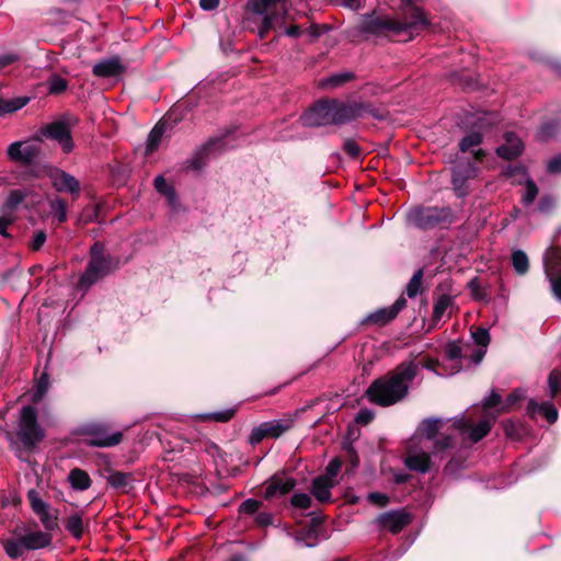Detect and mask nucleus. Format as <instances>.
Wrapping results in <instances>:
<instances>
[{
    "label": "nucleus",
    "mask_w": 561,
    "mask_h": 561,
    "mask_svg": "<svg viewBox=\"0 0 561 561\" xmlns=\"http://www.w3.org/2000/svg\"><path fill=\"white\" fill-rule=\"evenodd\" d=\"M417 369L414 362L402 363L391 375L379 378L369 386L366 391L368 399L382 407L397 403L407 396L409 383L416 376Z\"/></svg>",
    "instance_id": "obj_1"
},
{
    "label": "nucleus",
    "mask_w": 561,
    "mask_h": 561,
    "mask_svg": "<svg viewBox=\"0 0 561 561\" xmlns=\"http://www.w3.org/2000/svg\"><path fill=\"white\" fill-rule=\"evenodd\" d=\"M118 266L119 259L112 255H103L101 247L94 243L91 247V260L80 277L79 286L87 289L100 278L118 268Z\"/></svg>",
    "instance_id": "obj_2"
},
{
    "label": "nucleus",
    "mask_w": 561,
    "mask_h": 561,
    "mask_svg": "<svg viewBox=\"0 0 561 561\" xmlns=\"http://www.w3.org/2000/svg\"><path fill=\"white\" fill-rule=\"evenodd\" d=\"M253 12L263 15L259 37L264 38L268 31L284 25L288 14L287 0H253Z\"/></svg>",
    "instance_id": "obj_3"
},
{
    "label": "nucleus",
    "mask_w": 561,
    "mask_h": 561,
    "mask_svg": "<svg viewBox=\"0 0 561 561\" xmlns=\"http://www.w3.org/2000/svg\"><path fill=\"white\" fill-rule=\"evenodd\" d=\"M453 220L454 215L449 207H417L408 214L409 224L421 229H432Z\"/></svg>",
    "instance_id": "obj_4"
},
{
    "label": "nucleus",
    "mask_w": 561,
    "mask_h": 561,
    "mask_svg": "<svg viewBox=\"0 0 561 561\" xmlns=\"http://www.w3.org/2000/svg\"><path fill=\"white\" fill-rule=\"evenodd\" d=\"M358 27L364 34L387 36H400V32L407 28V26L399 25L398 20L393 18L375 13L362 16ZM409 27L413 28L415 24L408 25Z\"/></svg>",
    "instance_id": "obj_5"
},
{
    "label": "nucleus",
    "mask_w": 561,
    "mask_h": 561,
    "mask_svg": "<svg viewBox=\"0 0 561 561\" xmlns=\"http://www.w3.org/2000/svg\"><path fill=\"white\" fill-rule=\"evenodd\" d=\"M16 434L27 447L35 446L44 438V432L37 423V413L33 407L26 405L21 410Z\"/></svg>",
    "instance_id": "obj_6"
},
{
    "label": "nucleus",
    "mask_w": 561,
    "mask_h": 561,
    "mask_svg": "<svg viewBox=\"0 0 561 561\" xmlns=\"http://www.w3.org/2000/svg\"><path fill=\"white\" fill-rule=\"evenodd\" d=\"M402 13L403 20H398L399 25L408 26L415 24V27H407L400 32V36H403V41H411L430 25V21L419 7H413L410 10H402Z\"/></svg>",
    "instance_id": "obj_7"
},
{
    "label": "nucleus",
    "mask_w": 561,
    "mask_h": 561,
    "mask_svg": "<svg viewBox=\"0 0 561 561\" xmlns=\"http://www.w3.org/2000/svg\"><path fill=\"white\" fill-rule=\"evenodd\" d=\"M305 126L318 127L334 124L331 100H322L316 103L301 116Z\"/></svg>",
    "instance_id": "obj_8"
},
{
    "label": "nucleus",
    "mask_w": 561,
    "mask_h": 561,
    "mask_svg": "<svg viewBox=\"0 0 561 561\" xmlns=\"http://www.w3.org/2000/svg\"><path fill=\"white\" fill-rule=\"evenodd\" d=\"M424 445L411 440L408 446L404 465L407 468L420 473H426L431 469V456Z\"/></svg>",
    "instance_id": "obj_9"
},
{
    "label": "nucleus",
    "mask_w": 561,
    "mask_h": 561,
    "mask_svg": "<svg viewBox=\"0 0 561 561\" xmlns=\"http://www.w3.org/2000/svg\"><path fill=\"white\" fill-rule=\"evenodd\" d=\"M27 499L33 512L38 516L44 528L47 531L57 528V513L51 511L49 505L38 496L37 491L30 490L27 492Z\"/></svg>",
    "instance_id": "obj_10"
},
{
    "label": "nucleus",
    "mask_w": 561,
    "mask_h": 561,
    "mask_svg": "<svg viewBox=\"0 0 561 561\" xmlns=\"http://www.w3.org/2000/svg\"><path fill=\"white\" fill-rule=\"evenodd\" d=\"M412 520L409 513L403 510L389 511L380 514L376 523L381 529L389 530L392 534L400 533Z\"/></svg>",
    "instance_id": "obj_11"
},
{
    "label": "nucleus",
    "mask_w": 561,
    "mask_h": 561,
    "mask_svg": "<svg viewBox=\"0 0 561 561\" xmlns=\"http://www.w3.org/2000/svg\"><path fill=\"white\" fill-rule=\"evenodd\" d=\"M48 178L51 182L53 187L60 193H69L72 196H78L80 193L79 181L58 168H53L48 172Z\"/></svg>",
    "instance_id": "obj_12"
},
{
    "label": "nucleus",
    "mask_w": 561,
    "mask_h": 561,
    "mask_svg": "<svg viewBox=\"0 0 561 561\" xmlns=\"http://www.w3.org/2000/svg\"><path fill=\"white\" fill-rule=\"evenodd\" d=\"M43 135L58 141L65 153H69L73 149V141L69 125L64 121L48 124L43 129Z\"/></svg>",
    "instance_id": "obj_13"
},
{
    "label": "nucleus",
    "mask_w": 561,
    "mask_h": 561,
    "mask_svg": "<svg viewBox=\"0 0 561 561\" xmlns=\"http://www.w3.org/2000/svg\"><path fill=\"white\" fill-rule=\"evenodd\" d=\"M451 426L457 428L461 434L469 433L471 442L477 443L489 434L492 427L491 420H482L476 426H472L465 416L453 419Z\"/></svg>",
    "instance_id": "obj_14"
},
{
    "label": "nucleus",
    "mask_w": 561,
    "mask_h": 561,
    "mask_svg": "<svg viewBox=\"0 0 561 561\" xmlns=\"http://www.w3.org/2000/svg\"><path fill=\"white\" fill-rule=\"evenodd\" d=\"M442 425L443 422L438 419L424 420L411 440L419 443V445H424L426 448H431L433 440L440 433L439 430Z\"/></svg>",
    "instance_id": "obj_15"
},
{
    "label": "nucleus",
    "mask_w": 561,
    "mask_h": 561,
    "mask_svg": "<svg viewBox=\"0 0 561 561\" xmlns=\"http://www.w3.org/2000/svg\"><path fill=\"white\" fill-rule=\"evenodd\" d=\"M478 174V170L471 163L459 164L454 169L453 172V184L456 194L460 197L468 194L467 180L473 179Z\"/></svg>",
    "instance_id": "obj_16"
},
{
    "label": "nucleus",
    "mask_w": 561,
    "mask_h": 561,
    "mask_svg": "<svg viewBox=\"0 0 561 561\" xmlns=\"http://www.w3.org/2000/svg\"><path fill=\"white\" fill-rule=\"evenodd\" d=\"M546 274L550 279L553 294L561 300V249H556L546 262Z\"/></svg>",
    "instance_id": "obj_17"
},
{
    "label": "nucleus",
    "mask_w": 561,
    "mask_h": 561,
    "mask_svg": "<svg viewBox=\"0 0 561 561\" xmlns=\"http://www.w3.org/2000/svg\"><path fill=\"white\" fill-rule=\"evenodd\" d=\"M296 485V481L285 474H274L265 488L264 497L270 500L290 492Z\"/></svg>",
    "instance_id": "obj_18"
},
{
    "label": "nucleus",
    "mask_w": 561,
    "mask_h": 561,
    "mask_svg": "<svg viewBox=\"0 0 561 561\" xmlns=\"http://www.w3.org/2000/svg\"><path fill=\"white\" fill-rule=\"evenodd\" d=\"M7 154L16 162H31L38 154V148L27 141H15L8 147Z\"/></svg>",
    "instance_id": "obj_19"
},
{
    "label": "nucleus",
    "mask_w": 561,
    "mask_h": 561,
    "mask_svg": "<svg viewBox=\"0 0 561 561\" xmlns=\"http://www.w3.org/2000/svg\"><path fill=\"white\" fill-rule=\"evenodd\" d=\"M331 105L334 124L336 125L345 124L358 117L362 113V106L357 103H342L331 100Z\"/></svg>",
    "instance_id": "obj_20"
},
{
    "label": "nucleus",
    "mask_w": 561,
    "mask_h": 561,
    "mask_svg": "<svg viewBox=\"0 0 561 561\" xmlns=\"http://www.w3.org/2000/svg\"><path fill=\"white\" fill-rule=\"evenodd\" d=\"M14 536H21L26 550L42 549L50 545L51 536L49 533L35 530L22 533V528L16 527L13 530Z\"/></svg>",
    "instance_id": "obj_21"
},
{
    "label": "nucleus",
    "mask_w": 561,
    "mask_h": 561,
    "mask_svg": "<svg viewBox=\"0 0 561 561\" xmlns=\"http://www.w3.org/2000/svg\"><path fill=\"white\" fill-rule=\"evenodd\" d=\"M126 67L117 57L103 59L93 66V75L101 78H114L124 73Z\"/></svg>",
    "instance_id": "obj_22"
},
{
    "label": "nucleus",
    "mask_w": 561,
    "mask_h": 561,
    "mask_svg": "<svg viewBox=\"0 0 561 561\" xmlns=\"http://www.w3.org/2000/svg\"><path fill=\"white\" fill-rule=\"evenodd\" d=\"M407 300L404 297H400L396 300V302L388 307L381 308L367 317V321L377 323V324H386L389 321L393 320L397 314L405 307Z\"/></svg>",
    "instance_id": "obj_23"
},
{
    "label": "nucleus",
    "mask_w": 561,
    "mask_h": 561,
    "mask_svg": "<svg viewBox=\"0 0 561 561\" xmlns=\"http://www.w3.org/2000/svg\"><path fill=\"white\" fill-rule=\"evenodd\" d=\"M471 336L473 342L478 345V348L472 352L470 358L472 363L479 364L486 353V347L490 343V334L486 329L479 328L471 333Z\"/></svg>",
    "instance_id": "obj_24"
},
{
    "label": "nucleus",
    "mask_w": 561,
    "mask_h": 561,
    "mask_svg": "<svg viewBox=\"0 0 561 561\" xmlns=\"http://www.w3.org/2000/svg\"><path fill=\"white\" fill-rule=\"evenodd\" d=\"M122 432H114L112 434H107L105 430L99 428L94 433H92V436L88 440V444L90 446L96 447H112L118 445L122 442Z\"/></svg>",
    "instance_id": "obj_25"
},
{
    "label": "nucleus",
    "mask_w": 561,
    "mask_h": 561,
    "mask_svg": "<svg viewBox=\"0 0 561 561\" xmlns=\"http://www.w3.org/2000/svg\"><path fill=\"white\" fill-rule=\"evenodd\" d=\"M522 151V140L512 133L505 135V144L497 148V154L508 160L518 157Z\"/></svg>",
    "instance_id": "obj_26"
},
{
    "label": "nucleus",
    "mask_w": 561,
    "mask_h": 561,
    "mask_svg": "<svg viewBox=\"0 0 561 561\" xmlns=\"http://www.w3.org/2000/svg\"><path fill=\"white\" fill-rule=\"evenodd\" d=\"M335 484V481H328L327 478H322L321 476H319L312 481L311 492L319 502L325 503L331 500V489Z\"/></svg>",
    "instance_id": "obj_27"
},
{
    "label": "nucleus",
    "mask_w": 561,
    "mask_h": 561,
    "mask_svg": "<svg viewBox=\"0 0 561 561\" xmlns=\"http://www.w3.org/2000/svg\"><path fill=\"white\" fill-rule=\"evenodd\" d=\"M305 539L308 540L305 542V547H316L320 540L325 539L327 535L323 534L320 522L317 518H312L310 525L301 530Z\"/></svg>",
    "instance_id": "obj_28"
},
{
    "label": "nucleus",
    "mask_w": 561,
    "mask_h": 561,
    "mask_svg": "<svg viewBox=\"0 0 561 561\" xmlns=\"http://www.w3.org/2000/svg\"><path fill=\"white\" fill-rule=\"evenodd\" d=\"M107 483L124 492H129L134 486V478L130 473L114 471L106 477Z\"/></svg>",
    "instance_id": "obj_29"
},
{
    "label": "nucleus",
    "mask_w": 561,
    "mask_h": 561,
    "mask_svg": "<svg viewBox=\"0 0 561 561\" xmlns=\"http://www.w3.org/2000/svg\"><path fill=\"white\" fill-rule=\"evenodd\" d=\"M68 481L72 489L78 491H85L91 486L89 474L80 468H75L69 472Z\"/></svg>",
    "instance_id": "obj_30"
},
{
    "label": "nucleus",
    "mask_w": 561,
    "mask_h": 561,
    "mask_svg": "<svg viewBox=\"0 0 561 561\" xmlns=\"http://www.w3.org/2000/svg\"><path fill=\"white\" fill-rule=\"evenodd\" d=\"M264 430L267 437L277 438L293 426L291 420H274L264 422Z\"/></svg>",
    "instance_id": "obj_31"
},
{
    "label": "nucleus",
    "mask_w": 561,
    "mask_h": 561,
    "mask_svg": "<svg viewBox=\"0 0 561 561\" xmlns=\"http://www.w3.org/2000/svg\"><path fill=\"white\" fill-rule=\"evenodd\" d=\"M445 352L448 360L451 363L450 371L448 373V375H453L459 371V360L462 358V347L456 342H450L446 345Z\"/></svg>",
    "instance_id": "obj_32"
},
{
    "label": "nucleus",
    "mask_w": 561,
    "mask_h": 561,
    "mask_svg": "<svg viewBox=\"0 0 561 561\" xmlns=\"http://www.w3.org/2000/svg\"><path fill=\"white\" fill-rule=\"evenodd\" d=\"M27 96H18L12 99H0V115L14 113L28 103Z\"/></svg>",
    "instance_id": "obj_33"
},
{
    "label": "nucleus",
    "mask_w": 561,
    "mask_h": 561,
    "mask_svg": "<svg viewBox=\"0 0 561 561\" xmlns=\"http://www.w3.org/2000/svg\"><path fill=\"white\" fill-rule=\"evenodd\" d=\"M165 131V125L163 123H158L152 130L150 131L147 145H146V154H151L159 147L163 134Z\"/></svg>",
    "instance_id": "obj_34"
},
{
    "label": "nucleus",
    "mask_w": 561,
    "mask_h": 561,
    "mask_svg": "<svg viewBox=\"0 0 561 561\" xmlns=\"http://www.w3.org/2000/svg\"><path fill=\"white\" fill-rule=\"evenodd\" d=\"M19 537L20 538L7 539L2 541L3 549L7 556L11 559L20 558L26 550L22 537Z\"/></svg>",
    "instance_id": "obj_35"
},
{
    "label": "nucleus",
    "mask_w": 561,
    "mask_h": 561,
    "mask_svg": "<svg viewBox=\"0 0 561 561\" xmlns=\"http://www.w3.org/2000/svg\"><path fill=\"white\" fill-rule=\"evenodd\" d=\"M353 78L351 72H341L332 75L320 80L319 87L322 89H335L348 82Z\"/></svg>",
    "instance_id": "obj_36"
},
{
    "label": "nucleus",
    "mask_w": 561,
    "mask_h": 561,
    "mask_svg": "<svg viewBox=\"0 0 561 561\" xmlns=\"http://www.w3.org/2000/svg\"><path fill=\"white\" fill-rule=\"evenodd\" d=\"M453 305V298L448 295H442L434 304L433 320L438 322Z\"/></svg>",
    "instance_id": "obj_37"
},
{
    "label": "nucleus",
    "mask_w": 561,
    "mask_h": 561,
    "mask_svg": "<svg viewBox=\"0 0 561 561\" xmlns=\"http://www.w3.org/2000/svg\"><path fill=\"white\" fill-rule=\"evenodd\" d=\"M512 264L517 274H526L529 268V261L527 254L522 250H514L512 253Z\"/></svg>",
    "instance_id": "obj_38"
},
{
    "label": "nucleus",
    "mask_w": 561,
    "mask_h": 561,
    "mask_svg": "<svg viewBox=\"0 0 561 561\" xmlns=\"http://www.w3.org/2000/svg\"><path fill=\"white\" fill-rule=\"evenodd\" d=\"M65 527L75 538H81L84 530L82 516L80 514L70 515L66 519Z\"/></svg>",
    "instance_id": "obj_39"
},
{
    "label": "nucleus",
    "mask_w": 561,
    "mask_h": 561,
    "mask_svg": "<svg viewBox=\"0 0 561 561\" xmlns=\"http://www.w3.org/2000/svg\"><path fill=\"white\" fill-rule=\"evenodd\" d=\"M50 211L51 214L57 218L59 222H64L67 219V207L66 203L59 198L56 197L50 201L49 203Z\"/></svg>",
    "instance_id": "obj_40"
},
{
    "label": "nucleus",
    "mask_w": 561,
    "mask_h": 561,
    "mask_svg": "<svg viewBox=\"0 0 561 561\" xmlns=\"http://www.w3.org/2000/svg\"><path fill=\"white\" fill-rule=\"evenodd\" d=\"M154 187L156 190L168 197L170 203H173L175 199V192L171 185H169L165 179L162 175H158L154 179Z\"/></svg>",
    "instance_id": "obj_41"
},
{
    "label": "nucleus",
    "mask_w": 561,
    "mask_h": 561,
    "mask_svg": "<svg viewBox=\"0 0 561 561\" xmlns=\"http://www.w3.org/2000/svg\"><path fill=\"white\" fill-rule=\"evenodd\" d=\"M548 389L551 398L561 391V371L553 369L548 376Z\"/></svg>",
    "instance_id": "obj_42"
},
{
    "label": "nucleus",
    "mask_w": 561,
    "mask_h": 561,
    "mask_svg": "<svg viewBox=\"0 0 561 561\" xmlns=\"http://www.w3.org/2000/svg\"><path fill=\"white\" fill-rule=\"evenodd\" d=\"M422 277H423V271L417 270L413 274L410 282L408 283L405 291L410 298L415 297L419 294L420 288H421Z\"/></svg>",
    "instance_id": "obj_43"
},
{
    "label": "nucleus",
    "mask_w": 561,
    "mask_h": 561,
    "mask_svg": "<svg viewBox=\"0 0 561 561\" xmlns=\"http://www.w3.org/2000/svg\"><path fill=\"white\" fill-rule=\"evenodd\" d=\"M49 387L48 377L46 374H43L39 380L37 381L33 394H32V401L38 402L44 397V394L47 392Z\"/></svg>",
    "instance_id": "obj_44"
},
{
    "label": "nucleus",
    "mask_w": 561,
    "mask_h": 561,
    "mask_svg": "<svg viewBox=\"0 0 561 561\" xmlns=\"http://www.w3.org/2000/svg\"><path fill=\"white\" fill-rule=\"evenodd\" d=\"M481 141H482V136L479 133L473 131L461 139V141L459 144V148L462 152H466V151L470 150L471 148L480 145Z\"/></svg>",
    "instance_id": "obj_45"
},
{
    "label": "nucleus",
    "mask_w": 561,
    "mask_h": 561,
    "mask_svg": "<svg viewBox=\"0 0 561 561\" xmlns=\"http://www.w3.org/2000/svg\"><path fill=\"white\" fill-rule=\"evenodd\" d=\"M341 467H342L341 460H339L337 458H333L328 463V466L325 468V473L322 474L321 477L327 478L328 481H335L334 479L337 476V473L340 472Z\"/></svg>",
    "instance_id": "obj_46"
},
{
    "label": "nucleus",
    "mask_w": 561,
    "mask_h": 561,
    "mask_svg": "<svg viewBox=\"0 0 561 561\" xmlns=\"http://www.w3.org/2000/svg\"><path fill=\"white\" fill-rule=\"evenodd\" d=\"M432 445L434 446V454H436L450 448L453 446V439L450 436L439 433V437L436 436Z\"/></svg>",
    "instance_id": "obj_47"
},
{
    "label": "nucleus",
    "mask_w": 561,
    "mask_h": 561,
    "mask_svg": "<svg viewBox=\"0 0 561 561\" xmlns=\"http://www.w3.org/2000/svg\"><path fill=\"white\" fill-rule=\"evenodd\" d=\"M539 412L543 414L549 423H554L558 419V411L551 403L545 402L539 407Z\"/></svg>",
    "instance_id": "obj_48"
},
{
    "label": "nucleus",
    "mask_w": 561,
    "mask_h": 561,
    "mask_svg": "<svg viewBox=\"0 0 561 561\" xmlns=\"http://www.w3.org/2000/svg\"><path fill=\"white\" fill-rule=\"evenodd\" d=\"M290 502L295 507L306 510L311 505V497L306 493H295Z\"/></svg>",
    "instance_id": "obj_49"
},
{
    "label": "nucleus",
    "mask_w": 561,
    "mask_h": 561,
    "mask_svg": "<svg viewBox=\"0 0 561 561\" xmlns=\"http://www.w3.org/2000/svg\"><path fill=\"white\" fill-rule=\"evenodd\" d=\"M538 194V188L533 181L526 182L525 193L523 195V202L528 205L531 204Z\"/></svg>",
    "instance_id": "obj_50"
},
{
    "label": "nucleus",
    "mask_w": 561,
    "mask_h": 561,
    "mask_svg": "<svg viewBox=\"0 0 561 561\" xmlns=\"http://www.w3.org/2000/svg\"><path fill=\"white\" fill-rule=\"evenodd\" d=\"M233 415V410H226L221 412H215L202 415L201 417L204 420H211L216 422H227L229 421Z\"/></svg>",
    "instance_id": "obj_51"
},
{
    "label": "nucleus",
    "mask_w": 561,
    "mask_h": 561,
    "mask_svg": "<svg viewBox=\"0 0 561 561\" xmlns=\"http://www.w3.org/2000/svg\"><path fill=\"white\" fill-rule=\"evenodd\" d=\"M261 505H262V503L260 501L249 499V500H245L244 502H242V504L240 505V512L244 513V514L252 515L259 511Z\"/></svg>",
    "instance_id": "obj_52"
},
{
    "label": "nucleus",
    "mask_w": 561,
    "mask_h": 561,
    "mask_svg": "<svg viewBox=\"0 0 561 561\" xmlns=\"http://www.w3.org/2000/svg\"><path fill=\"white\" fill-rule=\"evenodd\" d=\"M67 88V82L60 77H53L49 81L48 90L50 93H60Z\"/></svg>",
    "instance_id": "obj_53"
},
{
    "label": "nucleus",
    "mask_w": 561,
    "mask_h": 561,
    "mask_svg": "<svg viewBox=\"0 0 561 561\" xmlns=\"http://www.w3.org/2000/svg\"><path fill=\"white\" fill-rule=\"evenodd\" d=\"M24 198L21 191H13L7 198L5 206L10 209H14Z\"/></svg>",
    "instance_id": "obj_54"
},
{
    "label": "nucleus",
    "mask_w": 561,
    "mask_h": 561,
    "mask_svg": "<svg viewBox=\"0 0 561 561\" xmlns=\"http://www.w3.org/2000/svg\"><path fill=\"white\" fill-rule=\"evenodd\" d=\"M263 430H264L263 423L252 430L251 435L249 437V442L252 445H255V444L260 443L263 438L267 437V434Z\"/></svg>",
    "instance_id": "obj_55"
},
{
    "label": "nucleus",
    "mask_w": 561,
    "mask_h": 561,
    "mask_svg": "<svg viewBox=\"0 0 561 561\" xmlns=\"http://www.w3.org/2000/svg\"><path fill=\"white\" fill-rule=\"evenodd\" d=\"M468 288L470 289L471 295H472L476 299H482V298L484 297V294H483V290H482L481 283L479 282V279H478V278H473V279H471V280L468 283Z\"/></svg>",
    "instance_id": "obj_56"
},
{
    "label": "nucleus",
    "mask_w": 561,
    "mask_h": 561,
    "mask_svg": "<svg viewBox=\"0 0 561 561\" xmlns=\"http://www.w3.org/2000/svg\"><path fill=\"white\" fill-rule=\"evenodd\" d=\"M368 501L378 506H385L388 503V496L382 493H369L367 496Z\"/></svg>",
    "instance_id": "obj_57"
},
{
    "label": "nucleus",
    "mask_w": 561,
    "mask_h": 561,
    "mask_svg": "<svg viewBox=\"0 0 561 561\" xmlns=\"http://www.w3.org/2000/svg\"><path fill=\"white\" fill-rule=\"evenodd\" d=\"M374 419V413L367 409L360 410L356 415L358 424L366 425Z\"/></svg>",
    "instance_id": "obj_58"
},
{
    "label": "nucleus",
    "mask_w": 561,
    "mask_h": 561,
    "mask_svg": "<svg viewBox=\"0 0 561 561\" xmlns=\"http://www.w3.org/2000/svg\"><path fill=\"white\" fill-rule=\"evenodd\" d=\"M344 150L352 158H356L359 154V148L357 144L351 139L345 140Z\"/></svg>",
    "instance_id": "obj_59"
},
{
    "label": "nucleus",
    "mask_w": 561,
    "mask_h": 561,
    "mask_svg": "<svg viewBox=\"0 0 561 561\" xmlns=\"http://www.w3.org/2000/svg\"><path fill=\"white\" fill-rule=\"evenodd\" d=\"M255 523L263 527L272 525L273 516H272V514L266 513V512L259 513L255 517Z\"/></svg>",
    "instance_id": "obj_60"
},
{
    "label": "nucleus",
    "mask_w": 561,
    "mask_h": 561,
    "mask_svg": "<svg viewBox=\"0 0 561 561\" xmlns=\"http://www.w3.org/2000/svg\"><path fill=\"white\" fill-rule=\"evenodd\" d=\"M46 241V234L44 231H36L31 243L33 250H39Z\"/></svg>",
    "instance_id": "obj_61"
},
{
    "label": "nucleus",
    "mask_w": 561,
    "mask_h": 561,
    "mask_svg": "<svg viewBox=\"0 0 561 561\" xmlns=\"http://www.w3.org/2000/svg\"><path fill=\"white\" fill-rule=\"evenodd\" d=\"M526 391L524 389H516L507 397V404H515L517 401L525 399Z\"/></svg>",
    "instance_id": "obj_62"
},
{
    "label": "nucleus",
    "mask_w": 561,
    "mask_h": 561,
    "mask_svg": "<svg viewBox=\"0 0 561 561\" xmlns=\"http://www.w3.org/2000/svg\"><path fill=\"white\" fill-rule=\"evenodd\" d=\"M547 168L550 173L561 172V156L554 157L551 160H549Z\"/></svg>",
    "instance_id": "obj_63"
},
{
    "label": "nucleus",
    "mask_w": 561,
    "mask_h": 561,
    "mask_svg": "<svg viewBox=\"0 0 561 561\" xmlns=\"http://www.w3.org/2000/svg\"><path fill=\"white\" fill-rule=\"evenodd\" d=\"M219 0H199V7L205 11H211L219 7Z\"/></svg>",
    "instance_id": "obj_64"
}]
</instances>
